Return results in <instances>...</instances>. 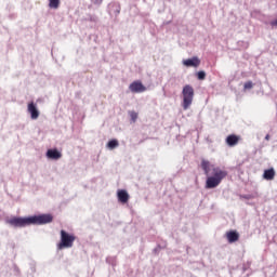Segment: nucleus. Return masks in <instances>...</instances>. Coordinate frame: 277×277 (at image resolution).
<instances>
[{
  "label": "nucleus",
  "mask_w": 277,
  "mask_h": 277,
  "mask_svg": "<svg viewBox=\"0 0 277 277\" xmlns=\"http://www.w3.org/2000/svg\"><path fill=\"white\" fill-rule=\"evenodd\" d=\"M53 216L50 213H42L38 215H29V216H13L6 220V223L15 228H24L31 225H47L52 223Z\"/></svg>",
  "instance_id": "nucleus-1"
},
{
  "label": "nucleus",
  "mask_w": 277,
  "mask_h": 277,
  "mask_svg": "<svg viewBox=\"0 0 277 277\" xmlns=\"http://www.w3.org/2000/svg\"><path fill=\"white\" fill-rule=\"evenodd\" d=\"M201 168L207 176L210 174L211 168L213 171V175L207 179V189H214L219 187L222 181L228 175V172L226 170H222L220 167H214L213 164L210 163L209 160L206 159L201 161Z\"/></svg>",
  "instance_id": "nucleus-2"
},
{
  "label": "nucleus",
  "mask_w": 277,
  "mask_h": 277,
  "mask_svg": "<svg viewBox=\"0 0 277 277\" xmlns=\"http://www.w3.org/2000/svg\"><path fill=\"white\" fill-rule=\"evenodd\" d=\"M182 95H183L182 106H183L184 110H187V109H189V107L192 106V104L194 102L195 90H194L193 85H190V84L184 85Z\"/></svg>",
  "instance_id": "nucleus-3"
},
{
  "label": "nucleus",
  "mask_w": 277,
  "mask_h": 277,
  "mask_svg": "<svg viewBox=\"0 0 277 277\" xmlns=\"http://www.w3.org/2000/svg\"><path fill=\"white\" fill-rule=\"evenodd\" d=\"M76 240L75 235L67 233L65 229L61 230V242L57 245L58 250L70 249Z\"/></svg>",
  "instance_id": "nucleus-4"
},
{
  "label": "nucleus",
  "mask_w": 277,
  "mask_h": 277,
  "mask_svg": "<svg viewBox=\"0 0 277 277\" xmlns=\"http://www.w3.org/2000/svg\"><path fill=\"white\" fill-rule=\"evenodd\" d=\"M129 90L132 92V93H135V94H141V93H144L147 91V88L141 82V81H133L130 87H129Z\"/></svg>",
  "instance_id": "nucleus-5"
},
{
  "label": "nucleus",
  "mask_w": 277,
  "mask_h": 277,
  "mask_svg": "<svg viewBox=\"0 0 277 277\" xmlns=\"http://www.w3.org/2000/svg\"><path fill=\"white\" fill-rule=\"evenodd\" d=\"M27 111L30 114L31 120H37L40 116L37 104L34 102L28 103Z\"/></svg>",
  "instance_id": "nucleus-6"
},
{
  "label": "nucleus",
  "mask_w": 277,
  "mask_h": 277,
  "mask_svg": "<svg viewBox=\"0 0 277 277\" xmlns=\"http://www.w3.org/2000/svg\"><path fill=\"white\" fill-rule=\"evenodd\" d=\"M121 11V5L119 2H111L108 4V13L110 16L118 17Z\"/></svg>",
  "instance_id": "nucleus-7"
},
{
  "label": "nucleus",
  "mask_w": 277,
  "mask_h": 277,
  "mask_svg": "<svg viewBox=\"0 0 277 277\" xmlns=\"http://www.w3.org/2000/svg\"><path fill=\"white\" fill-rule=\"evenodd\" d=\"M200 63H201V61L197 56H194L192 58H187V60L183 61V65L188 68L189 67L198 68Z\"/></svg>",
  "instance_id": "nucleus-8"
},
{
  "label": "nucleus",
  "mask_w": 277,
  "mask_h": 277,
  "mask_svg": "<svg viewBox=\"0 0 277 277\" xmlns=\"http://www.w3.org/2000/svg\"><path fill=\"white\" fill-rule=\"evenodd\" d=\"M47 158L51 160H60L62 158V153L58 151L56 148L48 149Z\"/></svg>",
  "instance_id": "nucleus-9"
},
{
  "label": "nucleus",
  "mask_w": 277,
  "mask_h": 277,
  "mask_svg": "<svg viewBox=\"0 0 277 277\" xmlns=\"http://www.w3.org/2000/svg\"><path fill=\"white\" fill-rule=\"evenodd\" d=\"M275 176L276 170L274 168L264 170V173L262 174V179H264V181H274Z\"/></svg>",
  "instance_id": "nucleus-10"
},
{
  "label": "nucleus",
  "mask_w": 277,
  "mask_h": 277,
  "mask_svg": "<svg viewBox=\"0 0 277 277\" xmlns=\"http://www.w3.org/2000/svg\"><path fill=\"white\" fill-rule=\"evenodd\" d=\"M117 196H118L119 202L121 203H127L130 199V195L126 189H118Z\"/></svg>",
  "instance_id": "nucleus-11"
},
{
  "label": "nucleus",
  "mask_w": 277,
  "mask_h": 277,
  "mask_svg": "<svg viewBox=\"0 0 277 277\" xmlns=\"http://www.w3.org/2000/svg\"><path fill=\"white\" fill-rule=\"evenodd\" d=\"M226 237L229 243H235L239 240V234L236 230L227 232Z\"/></svg>",
  "instance_id": "nucleus-12"
},
{
  "label": "nucleus",
  "mask_w": 277,
  "mask_h": 277,
  "mask_svg": "<svg viewBox=\"0 0 277 277\" xmlns=\"http://www.w3.org/2000/svg\"><path fill=\"white\" fill-rule=\"evenodd\" d=\"M239 143V136L236 134H230L226 137V144L229 147H235Z\"/></svg>",
  "instance_id": "nucleus-13"
},
{
  "label": "nucleus",
  "mask_w": 277,
  "mask_h": 277,
  "mask_svg": "<svg viewBox=\"0 0 277 277\" xmlns=\"http://www.w3.org/2000/svg\"><path fill=\"white\" fill-rule=\"evenodd\" d=\"M61 0H49V6L52 10H57L60 8Z\"/></svg>",
  "instance_id": "nucleus-14"
},
{
  "label": "nucleus",
  "mask_w": 277,
  "mask_h": 277,
  "mask_svg": "<svg viewBox=\"0 0 277 277\" xmlns=\"http://www.w3.org/2000/svg\"><path fill=\"white\" fill-rule=\"evenodd\" d=\"M119 146V142H118V140H116V138H113V140H110L109 142H108V144H107V147L109 148V149H115V148H117Z\"/></svg>",
  "instance_id": "nucleus-15"
},
{
  "label": "nucleus",
  "mask_w": 277,
  "mask_h": 277,
  "mask_svg": "<svg viewBox=\"0 0 277 277\" xmlns=\"http://www.w3.org/2000/svg\"><path fill=\"white\" fill-rule=\"evenodd\" d=\"M206 77H207V74L205 70L198 71V74H197L198 80L203 81L206 79Z\"/></svg>",
  "instance_id": "nucleus-16"
},
{
  "label": "nucleus",
  "mask_w": 277,
  "mask_h": 277,
  "mask_svg": "<svg viewBox=\"0 0 277 277\" xmlns=\"http://www.w3.org/2000/svg\"><path fill=\"white\" fill-rule=\"evenodd\" d=\"M253 88H254V83L251 80L245 83V91L252 90Z\"/></svg>",
  "instance_id": "nucleus-17"
},
{
  "label": "nucleus",
  "mask_w": 277,
  "mask_h": 277,
  "mask_svg": "<svg viewBox=\"0 0 277 277\" xmlns=\"http://www.w3.org/2000/svg\"><path fill=\"white\" fill-rule=\"evenodd\" d=\"M130 117H131L132 121L135 122L137 120V113L131 111Z\"/></svg>",
  "instance_id": "nucleus-18"
},
{
  "label": "nucleus",
  "mask_w": 277,
  "mask_h": 277,
  "mask_svg": "<svg viewBox=\"0 0 277 277\" xmlns=\"http://www.w3.org/2000/svg\"><path fill=\"white\" fill-rule=\"evenodd\" d=\"M94 5H101L103 0H91Z\"/></svg>",
  "instance_id": "nucleus-19"
},
{
  "label": "nucleus",
  "mask_w": 277,
  "mask_h": 277,
  "mask_svg": "<svg viewBox=\"0 0 277 277\" xmlns=\"http://www.w3.org/2000/svg\"><path fill=\"white\" fill-rule=\"evenodd\" d=\"M271 27L277 28V18L275 21H271Z\"/></svg>",
  "instance_id": "nucleus-20"
},
{
  "label": "nucleus",
  "mask_w": 277,
  "mask_h": 277,
  "mask_svg": "<svg viewBox=\"0 0 277 277\" xmlns=\"http://www.w3.org/2000/svg\"><path fill=\"white\" fill-rule=\"evenodd\" d=\"M110 260L114 261V258H107L106 259L107 263H110Z\"/></svg>",
  "instance_id": "nucleus-21"
},
{
  "label": "nucleus",
  "mask_w": 277,
  "mask_h": 277,
  "mask_svg": "<svg viewBox=\"0 0 277 277\" xmlns=\"http://www.w3.org/2000/svg\"><path fill=\"white\" fill-rule=\"evenodd\" d=\"M269 138H271L269 134H266V137H264V140L266 141H269Z\"/></svg>",
  "instance_id": "nucleus-22"
}]
</instances>
